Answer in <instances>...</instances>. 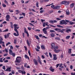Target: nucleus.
Instances as JSON below:
<instances>
[{"mask_svg":"<svg viewBox=\"0 0 75 75\" xmlns=\"http://www.w3.org/2000/svg\"><path fill=\"white\" fill-rule=\"evenodd\" d=\"M13 26L14 27V30L17 33V34L16 33H13V35L16 37H17L19 35L18 31V30H17V29H18L19 28V27H18V25L16 24H14Z\"/></svg>","mask_w":75,"mask_h":75,"instance_id":"1","label":"nucleus"},{"mask_svg":"<svg viewBox=\"0 0 75 75\" xmlns=\"http://www.w3.org/2000/svg\"><path fill=\"white\" fill-rule=\"evenodd\" d=\"M67 23H69L70 21L67 20V19H66L65 21L64 20H62L60 21V24L61 25H62V24H65V25H67V23Z\"/></svg>","mask_w":75,"mask_h":75,"instance_id":"2","label":"nucleus"},{"mask_svg":"<svg viewBox=\"0 0 75 75\" xmlns=\"http://www.w3.org/2000/svg\"><path fill=\"white\" fill-rule=\"evenodd\" d=\"M55 31H58V32H60L61 33H64V32L65 31V29H63L61 30V29L56 28L55 29Z\"/></svg>","mask_w":75,"mask_h":75,"instance_id":"3","label":"nucleus"},{"mask_svg":"<svg viewBox=\"0 0 75 75\" xmlns=\"http://www.w3.org/2000/svg\"><path fill=\"white\" fill-rule=\"evenodd\" d=\"M21 61V57H20L18 56L16 58L15 62L17 63H20Z\"/></svg>","mask_w":75,"mask_h":75,"instance_id":"4","label":"nucleus"},{"mask_svg":"<svg viewBox=\"0 0 75 75\" xmlns=\"http://www.w3.org/2000/svg\"><path fill=\"white\" fill-rule=\"evenodd\" d=\"M49 28H50L47 27L46 28H45L42 29V31L45 34H47L48 33L47 31V29H49Z\"/></svg>","mask_w":75,"mask_h":75,"instance_id":"5","label":"nucleus"},{"mask_svg":"<svg viewBox=\"0 0 75 75\" xmlns=\"http://www.w3.org/2000/svg\"><path fill=\"white\" fill-rule=\"evenodd\" d=\"M58 48L59 47L57 46H56L54 47V52H57V53L58 52H59L60 51V50H58Z\"/></svg>","mask_w":75,"mask_h":75,"instance_id":"6","label":"nucleus"},{"mask_svg":"<svg viewBox=\"0 0 75 75\" xmlns=\"http://www.w3.org/2000/svg\"><path fill=\"white\" fill-rule=\"evenodd\" d=\"M10 54L12 55L13 57H15L16 55V54L13 52V51L11 49H10Z\"/></svg>","mask_w":75,"mask_h":75,"instance_id":"7","label":"nucleus"},{"mask_svg":"<svg viewBox=\"0 0 75 75\" xmlns=\"http://www.w3.org/2000/svg\"><path fill=\"white\" fill-rule=\"evenodd\" d=\"M18 72H19V73H21L22 74H24V75H25V74L26 73L25 71H24L23 72V70H18Z\"/></svg>","mask_w":75,"mask_h":75,"instance_id":"8","label":"nucleus"},{"mask_svg":"<svg viewBox=\"0 0 75 75\" xmlns=\"http://www.w3.org/2000/svg\"><path fill=\"white\" fill-rule=\"evenodd\" d=\"M53 60H55L56 61L57 59V54H53Z\"/></svg>","mask_w":75,"mask_h":75,"instance_id":"9","label":"nucleus"},{"mask_svg":"<svg viewBox=\"0 0 75 75\" xmlns=\"http://www.w3.org/2000/svg\"><path fill=\"white\" fill-rule=\"evenodd\" d=\"M66 32L67 33H69V32H71V29L70 28H66Z\"/></svg>","mask_w":75,"mask_h":75,"instance_id":"10","label":"nucleus"},{"mask_svg":"<svg viewBox=\"0 0 75 75\" xmlns=\"http://www.w3.org/2000/svg\"><path fill=\"white\" fill-rule=\"evenodd\" d=\"M33 61L35 64L36 65H38V62H37V60H36V59H34Z\"/></svg>","mask_w":75,"mask_h":75,"instance_id":"11","label":"nucleus"},{"mask_svg":"<svg viewBox=\"0 0 75 75\" xmlns=\"http://www.w3.org/2000/svg\"><path fill=\"white\" fill-rule=\"evenodd\" d=\"M51 46L52 47H51V48L52 50H53L54 48V47L55 46V43H52L51 44Z\"/></svg>","mask_w":75,"mask_h":75,"instance_id":"12","label":"nucleus"},{"mask_svg":"<svg viewBox=\"0 0 75 75\" xmlns=\"http://www.w3.org/2000/svg\"><path fill=\"white\" fill-rule=\"evenodd\" d=\"M6 21H9V18H10V15H7L6 16Z\"/></svg>","mask_w":75,"mask_h":75,"instance_id":"13","label":"nucleus"},{"mask_svg":"<svg viewBox=\"0 0 75 75\" xmlns=\"http://www.w3.org/2000/svg\"><path fill=\"white\" fill-rule=\"evenodd\" d=\"M49 69L50 70V71H51L52 72H54V69H52V67H50Z\"/></svg>","mask_w":75,"mask_h":75,"instance_id":"14","label":"nucleus"},{"mask_svg":"<svg viewBox=\"0 0 75 75\" xmlns=\"http://www.w3.org/2000/svg\"><path fill=\"white\" fill-rule=\"evenodd\" d=\"M3 38H1V39H0V44H4V42H3Z\"/></svg>","mask_w":75,"mask_h":75,"instance_id":"15","label":"nucleus"},{"mask_svg":"<svg viewBox=\"0 0 75 75\" xmlns=\"http://www.w3.org/2000/svg\"><path fill=\"white\" fill-rule=\"evenodd\" d=\"M69 4V2L66 1V3H65V6H68Z\"/></svg>","mask_w":75,"mask_h":75,"instance_id":"16","label":"nucleus"},{"mask_svg":"<svg viewBox=\"0 0 75 75\" xmlns=\"http://www.w3.org/2000/svg\"><path fill=\"white\" fill-rule=\"evenodd\" d=\"M66 13L67 15H69V10H68V9L67 10Z\"/></svg>","mask_w":75,"mask_h":75,"instance_id":"17","label":"nucleus"},{"mask_svg":"<svg viewBox=\"0 0 75 75\" xmlns=\"http://www.w3.org/2000/svg\"><path fill=\"white\" fill-rule=\"evenodd\" d=\"M75 5V4L74 3H73L71 4L70 5V7L71 8H72Z\"/></svg>","mask_w":75,"mask_h":75,"instance_id":"18","label":"nucleus"},{"mask_svg":"<svg viewBox=\"0 0 75 75\" xmlns=\"http://www.w3.org/2000/svg\"><path fill=\"white\" fill-rule=\"evenodd\" d=\"M65 3H66V1H62L61 3V4H65Z\"/></svg>","mask_w":75,"mask_h":75,"instance_id":"19","label":"nucleus"},{"mask_svg":"<svg viewBox=\"0 0 75 75\" xmlns=\"http://www.w3.org/2000/svg\"><path fill=\"white\" fill-rule=\"evenodd\" d=\"M5 59H6V58H4L3 59V61H4V62H8V60H5Z\"/></svg>","mask_w":75,"mask_h":75,"instance_id":"20","label":"nucleus"},{"mask_svg":"<svg viewBox=\"0 0 75 75\" xmlns=\"http://www.w3.org/2000/svg\"><path fill=\"white\" fill-rule=\"evenodd\" d=\"M41 48L42 50H45V46L43 45H41Z\"/></svg>","mask_w":75,"mask_h":75,"instance_id":"21","label":"nucleus"},{"mask_svg":"<svg viewBox=\"0 0 75 75\" xmlns=\"http://www.w3.org/2000/svg\"><path fill=\"white\" fill-rule=\"evenodd\" d=\"M55 40H58V41H60L61 39L59 37H56L55 38Z\"/></svg>","mask_w":75,"mask_h":75,"instance_id":"22","label":"nucleus"},{"mask_svg":"<svg viewBox=\"0 0 75 75\" xmlns=\"http://www.w3.org/2000/svg\"><path fill=\"white\" fill-rule=\"evenodd\" d=\"M54 9H59V6H55L54 7Z\"/></svg>","mask_w":75,"mask_h":75,"instance_id":"23","label":"nucleus"},{"mask_svg":"<svg viewBox=\"0 0 75 75\" xmlns=\"http://www.w3.org/2000/svg\"><path fill=\"white\" fill-rule=\"evenodd\" d=\"M38 62H39V64H42V62L41 61V59H38Z\"/></svg>","mask_w":75,"mask_h":75,"instance_id":"24","label":"nucleus"},{"mask_svg":"<svg viewBox=\"0 0 75 75\" xmlns=\"http://www.w3.org/2000/svg\"><path fill=\"white\" fill-rule=\"evenodd\" d=\"M25 59H29V57H28L27 54H25Z\"/></svg>","mask_w":75,"mask_h":75,"instance_id":"25","label":"nucleus"},{"mask_svg":"<svg viewBox=\"0 0 75 75\" xmlns=\"http://www.w3.org/2000/svg\"><path fill=\"white\" fill-rule=\"evenodd\" d=\"M71 51H72V49H70L69 50L68 53L70 54H71Z\"/></svg>","mask_w":75,"mask_h":75,"instance_id":"26","label":"nucleus"},{"mask_svg":"<svg viewBox=\"0 0 75 75\" xmlns=\"http://www.w3.org/2000/svg\"><path fill=\"white\" fill-rule=\"evenodd\" d=\"M69 23H70V25H72V24H75V22H73L72 21H70Z\"/></svg>","mask_w":75,"mask_h":75,"instance_id":"27","label":"nucleus"},{"mask_svg":"<svg viewBox=\"0 0 75 75\" xmlns=\"http://www.w3.org/2000/svg\"><path fill=\"white\" fill-rule=\"evenodd\" d=\"M27 44H28V46L30 47V43H29V42L28 41V39L27 40Z\"/></svg>","mask_w":75,"mask_h":75,"instance_id":"28","label":"nucleus"},{"mask_svg":"<svg viewBox=\"0 0 75 75\" xmlns=\"http://www.w3.org/2000/svg\"><path fill=\"white\" fill-rule=\"evenodd\" d=\"M35 37L36 38L37 40H40V38H39L38 37V36L36 35H35Z\"/></svg>","mask_w":75,"mask_h":75,"instance_id":"29","label":"nucleus"},{"mask_svg":"<svg viewBox=\"0 0 75 75\" xmlns=\"http://www.w3.org/2000/svg\"><path fill=\"white\" fill-rule=\"evenodd\" d=\"M70 37L71 36H70L68 35L66 37V38L67 39V40H68V39H69V38H70Z\"/></svg>","mask_w":75,"mask_h":75,"instance_id":"30","label":"nucleus"},{"mask_svg":"<svg viewBox=\"0 0 75 75\" xmlns=\"http://www.w3.org/2000/svg\"><path fill=\"white\" fill-rule=\"evenodd\" d=\"M44 54L47 57H48V53L47 52H46L45 53H44Z\"/></svg>","mask_w":75,"mask_h":75,"instance_id":"31","label":"nucleus"},{"mask_svg":"<svg viewBox=\"0 0 75 75\" xmlns=\"http://www.w3.org/2000/svg\"><path fill=\"white\" fill-rule=\"evenodd\" d=\"M50 35L52 37H55V35L54 33H52L50 34Z\"/></svg>","mask_w":75,"mask_h":75,"instance_id":"32","label":"nucleus"},{"mask_svg":"<svg viewBox=\"0 0 75 75\" xmlns=\"http://www.w3.org/2000/svg\"><path fill=\"white\" fill-rule=\"evenodd\" d=\"M57 26L58 27H59L60 28H64V27H63L62 26H61V25H57Z\"/></svg>","mask_w":75,"mask_h":75,"instance_id":"33","label":"nucleus"},{"mask_svg":"<svg viewBox=\"0 0 75 75\" xmlns=\"http://www.w3.org/2000/svg\"><path fill=\"white\" fill-rule=\"evenodd\" d=\"M53 11L52 10H51V11H50L48 12V13L49 14H51L52 13H53Z\"/></svg>","mask_w":75,"mask_h":75,"instance_id":"34","label":"nucleus"},{"mask_svg":"<svg viewBox=\"0 0 75 75\" xmlns=\"http://www.w3.org/2000/svg\"><path fill=\"white\" fill-rule=\"evenodd\" d=\"M8 31V29H6L5 30L3 31L2 32H7Z\"/></svg>","mask_w":75,"mask_h":75,"instance_id":"35","label":"nucleus"},{"mask_svg":"<svg viewBox=\"0 0 75 75\" xmlns=\"http://www.w3.org/2000/svg\"><path fill=\"white\" fill-rule=\"evenodd\" d=\"M6 71H10V68H7L6 70H5Z\"/></svg>","mask_w":75,"mask_h":75,"instance_id":"36","label":"nucleus"},{"mask_svg":"<svg viewBox=\"0 0 75 75\" xmlns=\"http://www.w3.org/2000/svg\"><path fill=\"white\" fill-rule=\"evenodd\" d=\"M49 55L50 57L51 58H52V54H51V53L50 52H49Z\"/></svg>","mask_w":75,"mask_h":75,"instance_id":"37","label":"nucleus"},{"mask_svg":"<svg viewBox=\"0 0 75 75\" xmlns=\"http://www.w3.org/2000/svg\"><path fill=\"white\" fill-rule=\"evenodd\" d=\"M38 4H39L38 2H37L36 3V7H39V6H38Z\"/></svg>","mask_w":75,"mask_h":75,"instance_id":"38","label":"nucleus"},{"mask_svg":"<svg viewBox=\"0 0 75 75\" xmlns=\"http://www.w3.org/2000/svg\"><path fill=\"white\" fill-rule=\"evenodd\" d=\"M0 62H3V58H1L0 59Z\"/></svg>","mask_w":75,"mask_h":75,"instance_id":"39","label":"nucleus"},{"mask_svg":"<svg viewBox=\"0 0 75 75\" xmlns=\"http://www.w3.org/2000/svg\"><path fill=\"white\" fill-rule=\"evenodd\" d=\"M26 34H27V36L28 37H29V33H28V31H26Z\"/></svg>","mask_w":75,"mask_h":75,"instance_id":"40","label":"nucleus"},{"mask_svg":"<svg viewBox=\"0 0 75 75\" xmlns=\"http://www.w3.org/2000/svg\"><path fill=\"white\" fill-rule=\"evenodd\" d=\"M50 33H54V32H55V31L54 30H50Z\"/></svg>","mask_w":75,"mask_h":75,"instance_id":"41","label":"nucleus"},{"mask_svg":"<svg viewBox=\"0 0 75 75\" xmlns=\"http://www.w3.org/2000/svg\"><path fill=\"white\" fill-rule=\"evenodd\" d=\"M50 23H54V21L53 20H50Z\"/></svg>","mask_w":75,"mask_h":75,"instance_id":"42","label":"nucleus"},{"mask_svg":"<svg viewBox=\"0 0 75 75\" xmlns=\"http://www.w3.org/2000/svg\"><path fill=\"white\" fill-rule=\"evenodd\" d=\"M54 5H52L51 6V8H53V9H55V8H54Z\"/></svg>","mask_w":75,"mask_h":75,"instance_id":"43","label":"nucleus"},{"mask_svg":"<svg viewBox=\"0 0 75 75\" xmlns=\"http://www.w3.org/2000/svg\"><path fill=\"white\" fill-rule=\"evenodd\" d=\"M63 65V64H62V63L60 64L59 65V68H61V67Z\"/></svg>","mask_w":75,"mask_h":75,"instance_id":"44","label":"nucleus"},{"mask_svg":"<svg viewBox=\"0 0 75 75\" xmlns=\"http://www.w3.org/2000/svg\"><path fill=\"white\" fill-rule=\"evenodd\" d=\"M2 5L3 7H6V5L4 4H3Z\"/></svg>","mask_w":75,"mask_h":75,"instance_id":"45","label":"nucleus"},{"mask_svg":"<svg viewBox=\"0 0 75 75\" xmlns=\"http://www.w3.org/2000/svg\"><path fill=\"white\" fill-rule=\"evenodd\" d=\"M16 43H17V40L16 39H15L14 40V44H16Z\"/></svg>","mask_w":75,"mask_h":75,"instance_id":"46","label":"nucleus"},{"mask_svg":"<svg viewBox=\"0 0 75 75\" xmlns=\"http://www.w3.org/2000/svg\"><path fill=\"white\" fill-rule=\"evenodd\" d=\"M42 38H45V39H47L48 38L46 37L45 36H42Z\"/></svg>","mask_w":75,"mask_h":75,"instance_id":"47","label":"nucleus"},{"mask_svg":"<svg viewBox=\"0 0 75 75\" xmlns=\"http://www.w3.org/2000/svg\"><path fill=\"white\" fill-rule=\"evenodd\" d=\"M24 47L25 49V50L27 51L28 49H27V47L24 46Z\"/></svg>","mask_w":75,"mask_h":75,"instance_id":"48","label":"nucleus"},{"mask_svg":"<svg viewBox=\"0 0 75 75\" xmlns=\"http://www.w3.org/2000/svg\"><path fill=\"white\" fill-rule=\"evenodd\" d=\"M48 22H46L45 23L46 25H47V26H48V27H49L50 26H49V25H48Z\"/></svg>","mask_w":75,"mask_h":75,"instance_id":"49","label":"nucleus"},{"mask_svg":"<svg viewBox=\"0 0 75 75\" xmlns=\"http://www.w3.org/2000/svg\"><path fill=\"white\" fill-rule=\"evenodd\" d=\"M70 68L71 69H73V66H72V65H70Z\"/></svg>","mask_w":75,"mask_h":75,"instance_id":"50","label":"nucleus"},{"mask_svg":"<svg viewBox=\"0 0 75 75\" xmlns=\"http://www.w3.org/2000/svg\"><path fill=\"white\" fill-rule=\"evenodd\" d=\"M35 50L36 51H37V52L40 51V50H39L37 48H35Z\"/></svg>","mask_w":75,"mask_h":75,"instance_id":"51","label":"nucleus"},{"mask_svg":"<svg viewBox=\"0 0 75 75\" xmlns=\"http://www.w3.org/2000/svg\"><path fill=\"white\" fill-rule=\"evenodd\" d=\"M24 33H26V32H27V30H26V28H25L24 29Z\"/></svg>","mask_w":75,"mask_h":75,"instance_id":"52","label":"nucleus"},{"mask_svg":"<svg viewBox=\"0 0 75 75\" xmlns=\"http://www.w3.org/2000/svg\"><path fill=\"white\" fill-rule=\"evenodd\" d=\"M25 35V33H22V35L23 36V38H24V37H25V36L24 35Z\"/></svg>","mask_w":75,"mask_h":75,"instance_id":"53","label":"nucleus"},{"mask_svg":"<svg viewBox=\"0 0 75 75\" xmlns=\"http://www.w3.org/2000/svg\"><path fill=\"white\" fill-rule=\"evenodd\" d=\"M43 26L44 27H45V23L44 22L43 23Z\"/></svg>","mask_w":75,"mask_h":75,"instance_id":"54","label":"nucleus"},{"mask_svg":"<svg viewBox=\"0 0 75 75\" xmlns=\"http://www.w3.org/2000/svg\"><path fill=\"white\" fill-rule=\"evenodd\" d=\"M24 18L23 16H21L19 18V20H21V19Z\"/></svg>","mask_w":75,"mask_h":75,"instance_id":"55","label":"nucleus"},{"mask_svg":"<svg viewBox=\"0 0 75 75\" xmlns=\"http://www.w3.org/2000/svg\"><path fill=\"white\" fill-rule=\"evenodd\" d=\"M41 21L42 23H43L44 22V21H45V20H44L42 19H41Z\"/></svg>","mask_w":75,"mask_h":75,"instance_id":"56","label":"nucleus"},{"mask_svg":"<svg viewBox=\"0 0 75 75\" xmlns=\"http://www.w3.org/2000/svg\"><path fill=\"white\" fill-rule=\"evenodd\" d=\"M10 48L11 50H13V47L12 45H11Z\"/></svg>","mask_w":75,"mask_h":75,"instance_id":"57","label":"nucleus"},{"mask_svg":"<svg viewBox=\"0 0 75 75\" xmlns=\"http://www.w3.org/2000/svg\"><path fill=\"white\" fill-rule=\"evenodd\" d=\"M49 0H44V1L45 2H45H48V1H49Z\"/></svg>","mask_w":75,"mask_h":75,"instance_id":"58","label":"nucleus"},{"mask_svg":"<svg viewBox=\"0 0 75 75\" xmlns=\"http://www.w3.org/2000/svg\"><path fill=\"white\" fill-rule=\"evenodd\" d=\"M60 57H61V59H62L64 58V56H63V55H61Z\"/></svg>","mask_w":75,"mask_h":75,"instance_id":"59","label":"nucleus"},{"mask_svg":"<svg viewBox=\"0 0 75 75\" xmlns=\"http://www.w3.org/2000/svg\"><path fill=\"white\" fill-rule=\"evenodd\" d=\"M5 75L4 73L3 72H2L1 73H0V75Z\"/></svg>","mask_w":75,"mask_h":75,"instance_id":"60","label":"nucleus"},{"mask_svg":"<svg viewBox=\"0 0 75 75\" xmlns=\"http://www.w3.org/2000/svg\"><path fill=\"white\" fill-rule=\"evenodd\" d=\"M29 14H31L32 15H34L33 13L32 12H30L29 13Z\"/></svg>","mask_w":75,"mask_h":75,"instance_id":"61","label":"nucleus"},{"mask_svg":"<svg viewBox=\"0 0 75 75\" xmlns=\"http://www.w3.org/2000/svg\"><path fill=\"white\" fill-rule=\"evenodd\" d=\"M28 30H31V28L28 27Z\"/></svg>","mask_w":75,"mask_h":75,"instance_id":"62","label":"nucleus"},{"mask_svg":"<svg viewBox=\"0 0 75 75\" xmlns=\"http://www.w3.org/2000/svg\"><path fill=\"white\" fill-rule=\"evenodd\" d=\"M71 75H75V72L74 73H73V72L71 73Z\"/></svg>","mask_w":75,"mask_h":75,"instance_id":"63","label":"nucleus"},{"mask_svg":"<svg viewBox=\"0 0 75 75\" xmlns=\"http://www.w3.org/2000/svg\"><path fill=\"white\" fill-rule=\"evenodd\" d=\"M71 56H72V57H73V56H75V54H71Z\"/></svg>","mask_w":75,"mask_h":75,"instance_id":"64","label":"nucleus"}]
</instances>
